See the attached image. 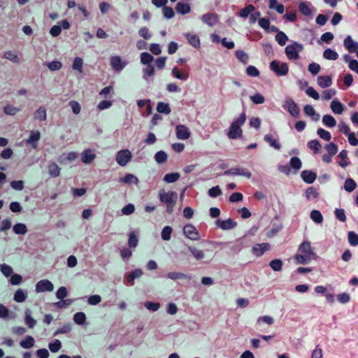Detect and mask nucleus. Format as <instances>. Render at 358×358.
Here are the masks:
<instances>
[{"label": "nucleus", "mask_w": 358, "mask_h": 358, "mask_svg": "<svg viewBox=\"0 0 358 358\" xmlns=\"http://www.w3.org/2000/svg\"><path fill=\"white\" fill-rule=\"evenodd\" d=\"M318 257L314 252L310 243L308 241H303L298 248V253L294 255V259L297 264H306L312 259H317Z\"/></svg>", "instance_id": "obj_1"}, {"label": "nucleus", "mask_w": 358, "mask_h": 358, "mask_svg": "<svg viewBox=\"0 0 358 358\" xmlns=\"http://www.w3.org/2000/svg\"><path fill=\"white\" fill-rule=\"evenodd\" d=\"M158 196L160 202L166 206V212L169 214H171L176 203L178 198L177 193L173 191L166 192L164 189H160Z\"/></svg>", "instance_id": "obj_2"}, {"label": "nucleus", "mask_w": 358, "mask_h": 358, "mask_svg": "<svg viewBox=\"0 0 358 358\" xmlns=\"http://www.w3.org/2000/svg\"><path fill=\"white\" fill-rule=\"evenodd\" d=\"M245 120V113H242L240 116L235 119L231 124L227 132V136L231 139H236L241 137L243 132L241 126L244 124Z\"/></svg>", "instance_id": "obj_3"}, {"label": "nucleus", "mask_w": 358, "mask_h": 358, "mask_svg": "<svg viewBox=\"0 0 358 358\" xmlns=\"http://www.w3.org/2000/svg\"><path fill=\"white\" fill-rule=\"evenodd\" d=\"M303 50L302 44L296 41H293L287 45L285 49V53L288 59L291 61H296L300 59L299 53Z\"/></svg>", "instance_id": "obj_4"}, {"label": "nucleus", "mask_w": 358, "mask_h": 358, "mask_svg": "<svg viewBox=\"0 0 358 358\" xmlns=\"http://www.w3.org/2000/svg\"><path fill=\"white\" fill-rule=\"evenodd\" d=\"M270 69L278 76H284L288 73L289 67L287 63L273 60L270 63Z\"/></svg>", "instance_id": "obj_5"}, {"label": "nucleus", "mask_w": 358, "mask_h": 358, "mask_svg": "<svg viewBox=\"0 0 358 358\" xmlns=\"http://www.w3.org/2000/svg\"><path fill=\"white\" fill-rule=\"evenodd\" d=\"M132 158V154L128 149L119 150L116 154V162L121 166H125Z\"/></svg>", "instance_id": "obj_6"}, {"label": "nucleus", "mask_w": 358, "mask_h": 358, "mask_svg": "<svg viewBox=\"0 0 358 358\" xmlns=\"http://www.w3.org/2000/svg\"><path fill=\"white\" fill-rule=\"evenodd\" d=\"M127 62L123 60L119 55H113L110 57V65L113 71L120 72L127 66Z\"/></svg>", "instance_id": "obj_7"}, {"label": "nucleus", "mask_w": 358, "mask_h": 358, "mask_svg": "<svg viewBox=\"0 0 358 358\" xmlns=\"http://www.w3.org/2000/svg\"><path fill=\"white\" fill-rule=\"evenodd\" d=\"M183 233L187 238L192 241H199L200 239L199 231L191 224H187L184 227Z\"/></svg>", "instance_id": "obj_8"}, {"label": "nucleus", "mask_w": 358, "mask_h": 358, "mask_svg": "<svg viewBox=\"0 0 358 358\" xmlns=\"http://www.w3.org/2000/svg\"><path fill=\"white\" fill-rule=\"evenodd\" d=\"M283 106L292 116L294 117H297L299 116V108L292 99L289 97L287 98Z\"/></svg>", "instance_id": "obj_9"}, {"label": "nucleus", "mask_w": 358, "mask_h": 358, "mask_svg": "<svg viewBox=\"0 0 358 358\" xmlns=\"http://www.w3.org/2000/svg\"><path fill=\"white\" fill-rule=\"evenodd\" d=\"M54 289L53 284L48 280L44 279L39 280L36 284L35 291L36 293L44 292H52Z\"/></svg>", "instance_id": "obj_10"}, {"label": "nucleus", "mask_w": 358, "mask_h": 358, "mask_svg": "<svg viewBox=\"0 0 358 358\" xmlns=\"http://www.w3.org/2000/svg\"><path fill=\"white\" fill-rule=\"evenodd\" d=\"M225 176H241L247 178L251 177V173L246 169L242 167H234L224 172Z\"/></svg>", "instance_id": "obj_11"}, {"label": "nucleus", "mask_w": 358, "mask_h": 358, "mask_svg": "<svg viewBox=\"0 0 358 358\" xmlns=\"http://www.w3.org/2000/svg\"><path fill=\"white\" fill-rule=\"evenodd\" d=\"M176 135L180 140H187L190 137L191 132L185 125L178 124L176 127Z\"/></svg>", "instance_id": "obj_12"}, {"label": "nucleus", "mask_w": 358, "mask_h": 358, "mask_svg": "<svg viewBox=\"0 0 358 358\" xmlns=\"http://www.w3.org/2000/svg\"><path fill=\"white\" fill-rule=\"evenodd\" d=\"M201 20L204 24L213 27L218 23L219 16L215 13H208L202 15Z\"/></svg>", "instance_id": "obj_13"}, {"label": "nucleus", "mask_w": 358, "mask_h": 358, "mask_svg": "<svg viewBox=\"0 0 358 358\" xmlns=\"http://www.w3.org/2000/svg\"><path fill=\"white\" fill-rule=\"evenodd\" d=\"M41 138V133L38 130L31 131L28 138L24 140V142L27 145H31L33 148H36L38 146V142Z\"/></svg>", "instance_id": "obj_14"}, {"label": "nucleus", "mask_w": 358, "mask_h": 358, "mask_svg": "<svg viewBox=\"0 0 358 358\" xmlns=\"http://www.w3.org/2000/svg\"><path fill=\"white\" fill-rule=\"evenodd\" d=\"M96 155L93 150L86 149L80 155V159L85 164H90L95 159Z\"/></svg>", "instance_id": "obj_15"}, {"label": "nucleus", "mask_w": 358, "mask_h": 358, "mask_svg": "<svg viewBox=\"0 0 358 358\" xmlns=\"http://www.w3.org/2000/svg\"><path fill=\"white\" fill-rule=\"evenodd\" d=\"M215 224L217 227L222 229V230H229L236 226V222L231 218L225 220H221L220 219H218L216 220Z\"/></svg>", "instance_id": "obj_16"}, {"label": "nucleus", "mask_w": 358, "mask_h": 358, "mask_svg": "<svg viewBox=\"0 0 358 358\" xmlns=\"http://www.w3.org/2000/svg\"><path fill=\"white\" fill-rule=\"evenodd\" d=\"M343 44L345 48L350 52H354L358 50V43L353 41L350 36H347L344 39Z\"/></svg>", "instance_id": "obj_17"}, {"label": "nucleus", "mask_w": 358, "mask_h": 358, "mask_svg": "<svg viewBox=\"0 0 358 358\" xmlns=\"http://www.w3.org/2000/svg\"><path fill=\"white\" fill-rule=\"evenodd\" d=\"M301 177L306 183L312 184L315 180L317 174L312 171L305 170L301 173Z\"/></svg>", "instance_id": "obj_18"}, {"label": "nucleus", "mask_w": 358, "mask_h": 358, "mask_svg": "<svg viewBox=\"0 0 358 358\" xmlns=\"http://www.w3.org/2000/svg\"><path fill=\"white\" fill-rule=\"evenodd\" d=\"M143 275V271L141 268H136L130 273L125 275V280L129 285H134V280L136 278H140Z\"/></svg>", "instance_id": "obj_19"}, {"label": "nucleus", "mask_w": 358, "mask_h": 358, "mask_svg": "<svg viewBox=\"0 0 358 358\" xmlns=\"http://www.w3.org/2000/svg\"><path fill=\"white\" fill-rule=\"evenodd\" d=\"M269 248L270 245L268 243L256 244L252 248V252L255 255L260 257Z\"/></svg>", "instance_id": "obj_20"}, {"label": "nucleus", "mask_w": 358, "mask_h": 358, "mask_svg": "<svg viewBox=\"0 0 358 358\" xmlns=\"http://www.w3.org/2000/svg\"><path fill=\"white\" fill-rule=\"evenodd\" d=\"M185 37L188 41V43L194 48H199L201 46L200 39L196 34L191 33L184 34Z\"/></svg>", "instance_id": "obj_21"}, {"label": "nucleus", "mask_w": 358, "mask_h": 358, "mask_svg": "<svg viewBox=\"0 0 358 358\" xmlns=\"http://www.w3.org/2000/svg\"><path fill=\"white\" fill-rule=\"evenodd\" d=\"M171 75L175 78L186 81L189 78V73L187 72L181 71L178 67H173L171 70Z\"/></svg>", "instance_id": "obj_22"}, {"label": "nucleus", "mask_w": 358, "mask_h": 358, "mask_svg": "<svg viewBox=\"0 0 358 358\" xmlns=\"http://www.w3.org/2000/svg\"><path fill=\"white\" fill-rule=\"evenodd\" d=\"M119 181L127 185H138L139 182L138 178L132 173L125 174L124 177L120 178Z\"/></svg>", "instance_id": "obj_23"}, {"label": "nucleus", "mask_w": 358, "mask_h": 358, "mask_svg": "<svg viewBox=\"0 0 358 358\" xmlns=\"http://www.w3.org/2000/svg\"><path fill=\"white\" fill-rule=\"evenodd\" d=\"M317 84L322 88H327L332 85L331 76H319L317 78Z\"/></svg>", "instance_id": "obj_24"}, {"label": "nucleus", "mask_w": 358, "mask_h": 358, "mask_svg": "<svg viewBox=\"0 0 358 358\" xmlns=\"http://www.w3.org/2000/svg\"><path fill=\"white\" fill-rule=\"evenodd\" d=\"M3 57L6 59L15 64H19L22 61V57H20L15 52L11 50L5 52Z\"/></svg>", "instance_id": "obj_25"}, {"label": "nucleus", "mask_w": 358, "mask_h": 358, "mask_svg": "<svg viewBox=\"0 0 358 358\" xmlns=\"http://www.w3.org/2000/svg\"><path fill=\"white\" fill-rule=\"evenodd\" d=\"M34 118L38 121H45L47 119V110L43 106H41L34 113Z\"/></svg>", "instance_id": "obj_26"}, {"label": "nucleus", "mask_w": 358, "mask_h": 358, "mask_svg": "<svg viewBox=\"0 0 358 358\" xmlns=\"http://www.w3.org/2000/svg\"><path fill=\"white\" fill-rule=\"evenodd\" d=\"M304 113L310 117L313 120L318 121L320 119V115L316 113L314 108L310 105H306L303 108Z\"/></svg>", "instance_id": "obj_27"}, {"label": "nucleus", "mask_w": 358, "mask_h": 358, "mask_svg": "<svg viewBox=\"0 0 358 358\" xmlns=\"http://www.w3.org/2000/svg\"><path fill=\"white\" fill-rule=\"evenodd\" d=\"M176 10L178 13L185 15L191 11V7L187 3L178 2L176 6Z\"/></svg>", "instance_id": "obj_28"}, {"label": "nucleus", "mask_w": 358, "mask_h": 358, "mask_svg": "<svg viewBox=\"0 0 358 358\" xmlns=\"http://www.w3.org/2000/svg\"><path fill=\"white\" fill-rule=\"evenodd\" d=\"M331 109L335 114L341 115L344 110V106L338 99H334L331 102Z\"/></svg>", "instance_id": "obj_29"}, {"label": "nucleus", "mask_w": 358, "mask_h": 358, "mask_svg": "<svg viewBox=\"0 0 358 358\" xmlns=\"http://www.w3.org/2000/svg\"><path fill=\"white\" fill-rule=\"evenodd\" d=\"M299 10L300 13L304 16L309 17H312V9L309 3L306 2H301L299 4Z\"/></svg>", "instance_id": "obj_30"}, {"label": "nucleus", "mask_w": 358, "mask_h": 358, "mask_svg": "<svg viewBox=\"0 0 358 358\" xmlns=\"http://www.w3.org/2000/svg\"><path fill=\"white\" fill-rule=\"evenodd\" d=\"M48 173L52 178H57L60 175L61 169L55 162H51L49 164Z\"/></svg>", "instance_id": "obj_31"}, {"label": "nucleus", "mask_w": 358, "mask_h": 358, "mask_svg": "<svg viewBox=\"0 0 358 358\" xmlns=\"http://www.w3.org/2000/svg\"><path fill=\"white\" fill-rule=\"evenodd\" d=\"M264 141L267 142L271 147L275 148V150H280L281 148V145L279 143L278 140L273 138L271 134H266L264 136Z\"/></svg>", "instance_id": "obj_32"}, {"label": "nucleus", "mask_w": 358, "mask_h": 358, "mask_svg": "<svg viewBox=\"0 0 358 358\" xmlns=\"http://www.w3.org/2000/svg\"><path fill=\"white\" fill-rule=\"evenodd\" d=\"M138 232L137 231H132L129 232L128 245L130 248H135L138 245Z\"/></svg>", "instance_id": "obj_33"}, {"label": "nucleus", "mask_w": 358, "mask_h": 358, "mask_svg": "<svg viewBox=\"0 0 358 358\" xmlns=\"http://www.w3.org/2000/svg\"><path fill=\"white\" fill-rule=\"evenodd\" d=\"M35 340L31 336H27L20 342V345L24 349H29L34 345Z\"/></svg>", "instance_id": "obj_34"}, {"label": "nucleus", "mask_w": 358, "mask_h": 358, "mask_svg": "<svg viewBox=\"0 0 358 358\" xmlns=\"http://www.w3.org/2000/svg\"><path fill=\"white\" fill-rule=\"evenodd\" d=\"M72 69L78 71L80 74L83 73V60L81 57H75L72 64Z\"/></svg>", "instance_id": "obj_35"}, {"label": "nucleus", "mask_w": 358, "mask_h": 358, "mask_svg": "<svg viewBox=\"0 0 358 358\" xmlns=\"http://www.w3.org/2000/svg\"><path fill=\"white\" fill-rule=\"evenodd\" d=\"M27 298V292L22 289H18L14 294L13 299L17 303L24 302Z\"/></svg>", "instance_id": "obj_36"}, {"label": "nucleus", "mask_w": 358, "mask_h": 358, "mask_svg": "<svg viewBox=\"0 0 358 358\" xmlns=\"http://www.w3.org/2000/svg\"><path fill=\"white\" fill-rule=\"evenodd\" d=\"M187 249L196 260H201L205 257L204 252L201 250L191 246H189Z\"/></svg>", "instance_id": "obj_37"}, {"label": "nucleus", "mask_w": 358, "mask_h": 358, "mask_svg": "<svg viewBox=\"0 0 358 358\" xmlns=\"http://www.w3.org/2000/svg\"><path fill=\"white\" fill-rule=\"evenodd\" d=\"M24 322L31 329L34 328L36 324V321L32 317L31 312L29 309H27L24 312Z\"/></svg>", "instance_id": "obj_38"}, {"label": "nucleus", "mask_w": 358, "mask_h": 358, "mask_svg": "<svg viewBox=\"0 0 358 358\" xmlns=\"http://www.w3.org/2000/svg\"><path fill=\"white\" fill-rule=\"evenodd\" d=\"M13 231L15 234L24 235L28 231L26 224L23 223H17L13 227Z\"/></svg>", "instance_id": "obj_39"}, {"label": "nucleus", "mask_w": 358, "mask_h": 358, "mask_svg": "<svg viewBox=\"0 0 358 358\" xmlns=\"http://www.w3.org/2000/svg\"><path fill=\"white\" fill-rule=\"evenodd\" d=\"M86 319V315L83 312H78L73 315V322L78 325L85 324Z\"/></svg>", "instance_id": "obj_40"}, {"label": "nucleus", "mask_w": 358, "mask_h": 358, "mask_svg": "<svg viewBox=\"0 0 358 358\" xmlns=\"http://www.w3.org/2000/svg\"><path fill=\"white\" fill-rule=\"evenodd\" d=\"M322 123L328 127L332 128L336 126V121L331 115H324L322 117Z\"/></svg>", "instance_id": "obj_41"}, {"label": "nucleus", "mask_w": 358, "mask_h": 358, "mask_svg": "<svg viewBox=\"0 0 358 358\" xmlns=\"http://www.w3.org/2000/svg\"><path fill=\"white\" fill-rule=\"evenodd\" d=\"M319 194L313 187H308L306 191V196L308 201H314L318 198Z\"/></svg>", "instance_id": "obj_42"}, {"label": "nucleus", "mask_w": 358, "mask_h": 358, "mask_svg": "<svg viewBox=\"0 0 358 358\" xmlns=\"http://www.w3.org/2000/svg\"><path fill=\"white\" fill-rule=\"evenodd\" d=\"M255 8L253 5L249 4L246 7L242 8L240 10L238 15L240 17L245 18L248 16H250V13H253L255 11Z\"/></svg>", "instance_id": "obj_43"}, {"label": "nucleus", "mask_w": 358, "mask_h": 358, "mask_svg": "<svg viewBox=\"0 0 358 358\" xmlns=\"http://www.w3.org/2000/svg\"><path fill=\"white\" fill-rule=\"evenodd\" d=\"M323 57L329 60H336L338 59V55L335 50L327 48L323 52Z\"/></svg>", "instance_id": "obj_44"}, {"label": "nucleus", "mask_w": 358, "mask_h": 358, "mask_svg": "<svg viewBox=\"0 0 358 358\" xmlns=\"http://www.w3.org/2000/svg\"><path fill=\"white\" fill-rule=\"evenodd\" d=\"M154 157H155V160L158 164H163V163L166 162L168 159V156H167L166 153L163 150L157 152L155 153Z\"/></svg>", "instance_id": "obj_45"}, {"label": "nucleus", "mask_w": 358, "mask_h": 358, "mask_svg": "<svg viewBox=\"0 0 358 358\" xmlns=\"http://www.w3.org/2000/svg\"><path fill=\"white\" fill-rule=\"evenodd\" d=\"M62 345V342L58 339H55L53 342L49 343L48 348L51 352L56 353L60 350Z\"/></svg>", "instance_id": "obj_46"}, {"label": "nucleus", "mask_w": 358, "mask_h": 358, "mask_svg": "<svg viewBox=\"0 0 358 358\" xmlns=\"http://www.w3.org/2000/svg\"><path fill=\"white\" fill-rule=\"evenodd\" d=\"M157 110L160 113H165L166 115L171 113L169 104L164 102H159L157 103Z\"/></svg>", "instance_id": "obj_47"}, {"label": "nucleus", "mask_w": 358, "mask_h": 358, "mask_svg": "<svg viewBox=\"0 0 358 358\" xmlns=\"http://www.w3.org/2000/svg\"><path fill=\"white\" fill-rule=\"evenodd\" d=\"M0 271L5 277L11 276L13 273V268L6 264H0Z\"/></svg>", "instance_id": "obj_48"}, {"label": "nucleus", "mask_w": 358, "mask_h": 358, "mask_svg": "<svg viewBox=\"0 0 358 358\" xmlns=\"http://www.w3.org/2000/svg\"><path fill=\"white\" fill-rule=\"evenodd\" d=\"M154 57L148 52H144L141 54V62L143 64L151 65L150 63L153 61Z\"/></svg>", "instance_id": "obj_49"}, {"label": "nucleus", "mask_w": 358, "mask_h": 358, "mask_svg": "<svg viewBox=\"0 0 358 358\" xmlns=\"http://www.w3.org/2000/svg\"><path fill=\"white\" fill-rule=\"evenodd\" d=\"M20 110L19 108L9 104L6 105L3 108V112L5 113V114L10 116L16 115Z\"/></svg>", "instance_id": "obj_50"}, {"label": "nucleus", "mask_w": 358, "mask_h": 358, "mask_svg": "<svg viewBox=\"0 0 358 358\" xmlns=\"http://www.w3.org/2000/svg\"><path fill=\"white\" fill-rule=\"evenodd\" d=\"M270 267L274 271H280L282 268V262L280 259H275L270 262Z\"/></svg>", "instance_id": "obj_51"}, {"label": "nucleus", "mask_w": 358, "mask_h": 358, "mask_svg": "<svg viewBox=\"0 0 358 358\" xmlns=\"http://www.w3.org/2000/svg\"><path fill=\"white\" fill-rule=\"evenodd\" d=\"M357 187L356 182L352 178H348L344 183V189L348 192H351L355 189Z\"/></svg>", "instance_id": "obj_52"}, {"label": "nucleus", "mask_w": 358, "mask_h": 358, "mask_svg": "<svg viewBox=\"0 0 358 358\" xmlns=\"http://www.w3.org/2000/svg\"><path fill=\"white\" fill-rule=\"evenodd\" d=\"M275 40L280 45L283 46L287 42L288 37L284 32L280 31L275 35Z\"/></svg>", "instance_id": "obj_53"}, {"label": "nucleus", "mask_w": 358, "mask_h": 358, "mask_svg": "<svg viewBox=\"0 0 358 358\" xmlns=\"http://www.w3.org/2000/svg\"><path fill=\"white\" fill-rule=\"evenodd\" d=\"M45 65L51 71H58L62 69V64L59 61L55 60L48 63H46Z\"/></svg>", "instance_id": "obj_54"}, {"label": "nucleus", "mask_w": 358, "mask_h": 358, "mask_svg": "<svg viewBox=\"0 0 358 358\" xmlns=\"http://www.w3.org/2000/svg\"><path fill=\"white\" fill-rule=\"evenodd\" d=\"M180 178L178 173H167L164 177V180L168 183H172L177 181Z\"/></svg>", "instance_id": "obj_55"}, {"label": "nucleus", "mask_w": 358, "mask_h": 358, "mask_svg": "<svg viewBox=\"0 0 358 358\" xmlns=\"http://www.w3.org/2000/svg\"><path fill=\"white\" fill-rule=\"evenodd\" d=\"M310 218L317 224H320L323 221V217L321 213L317 210H313L311 211Z\"/></svg>", "instance_id": "obj_56"}, {"label": "nucleus", "mask_w": 358, "mask_h": 358, "mask_svg": "<svg viewBox=\"0 0 358 358\" xmlns=\"http://www.w3.org/2000/svg\"><path fill=\"white\" fill-rule=\"evenodd\" d=\"M317 134L319 136L320 138H321L327 141H329L331 138V135L330 132L322 129V128H319L317 130Z\"/></svg>", "instance_id": "obj_57"}, {"label": "nucleus", "mask_w": 358, "mask_h": 358, "mask_svg": "<svg viewBox=\"0 0 358 358\" xmlns=\"http://www.w3.org/2000/svg\"><path fill=\"white\" fill-rule=\"evenodd\" d=\"M143 78L146 80H148V78L154 76L155 74V68L152 65H148L143 70Z\"/></svg>", "instance_id": "obj_58"}, {"label": "nucleus", "mask_w": 358, "mask_h": 358, "mask_svg": "<svg viewBox=\"0 0 358 358\" xmlns=\"http://www.w3.org/2000/svg\"><path fill=\"white\" fill-rule=\"evenodd\" d=\"M339 157L342 159V160L339 162V165L341 167H346L349 165L350 162L347 160L348 152L345 150H343L340 152L338 155Z\"/></svg>", "instance_id": "obj_59"}, {"label": "nucleus", "mask_w": 358, "mask_h": 358, "mask_svg": "<svg viewBox=\"0 0 358 358\" xmlns=\"http://www.w3.org/2000/svg\"><path fill=\"white\" fill-rule=\"evenodd\" d=\"M250 100L255 104H261L265 101L264 96L260 93H255L250 96Z\"/></svg>", "instance_id": "obj_60"}, {"label": "nucleus", "mask_w": 358, "mask_h": 358, "mask_svg": "<svg viewBox=\"0 0 358 358\" xmlns=\"http://www.w3.org/2000/svg\"><path fill=\"white\" fill-rule=\"evenodd\" d=\"M172 228L170 227V226H166L163 228L162 231V238L164 240V241H169L170 238H171V233H172Z\"/></svg>", "instance_id": "obj_61"}, {"label": "nucleus", "mask_w": 358, "mask_h": 358, "mask_svg": "<svg viewBox=\"0 0 358 358\" xmlns=\"http://www.w3.org/2000/svg\"><path fill=\"white\" fill-rule=\"evenodd\" d=\"M289 164L291 167L295 169L296 171H299L302 165L300 159L297 157H292Z\"/></svg>", "instance_id": "obj_62"}, {"label": "nucleus", "mask_w": 358, "mask_h": 358, "mask_svg": "<svg viewBox=\"0 0 358 358\" xmlns=\"http://www.w3.org/2000/svg\"><path fill=\"white\" fill-rule=\"evenodd\" d=\"M69 105L70 106L72 112L74 115H78L80 113L81 106L78 101H70Z\"/></svg>", "instance_id": "obj_63"}, {"label": "nucleus", "mask_w": 358, "mask_h": 358, "mask_svg": "<svg viewBox=\"0 0 358 358\" xmlns=\"http://www.w3.org/2000/svg\"><path fill=\"white\" fill-rule=\"evenodd\" d=\"M348 241L352 246H357L358 245V234L354 231H350L348 234Z\"/></svg>", "instance_id": "obj_64"}]
</instances>
